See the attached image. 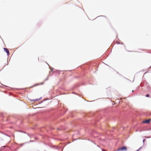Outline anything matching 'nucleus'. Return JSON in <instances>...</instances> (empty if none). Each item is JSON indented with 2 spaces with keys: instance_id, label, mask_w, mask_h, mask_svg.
Wrapping results in <instances>:
<instances>
[{
  "instance_id": "nucleus-3",
  "label": "nucleus",
  "mask_w": 151,
  "mask_h": 151,
  "mask_svg": "<svg viewBox=\"0 0 151 151\" xmlns=\"http://www.w3.org/2000/svg\"><path fill=\"white\" fill-rule=\"evenodd\" d=\"M4 51L6 52L7 55H9V52L7 48H4Z\"/></svg>"
},
{
  "instance_id": "nucleus-7",
  "label": "nucleus",
  "mask_w": 151,
  "mask_h": 151,
  "mask_svg": "<svg viewBox=\"0 0 151 151\" xmlns=\"http://www.w3.org/2000/svg\"><path fill=\"white\" fill-rule=\"evenodd\" d=\"M40 84H37V85H39Z\"/></svg>"
},
{
  "instance_id": "nucleus-6",
  "label": "nucleus",
  "mask_w": 151,
  "mask_h": 151,
  "mask_svg": "<svg viewBox=\"0 0 151 151\" xmlns=\"http://www.w3.org/2000/svg\"><path fill=\"white\" fill-rule=\"evenodd\" d=\"M145 141V139H143V142H144Z\"/></svg>"
},
{
  "instance_id": "nucleus-1",
  "label": "nucleus",
  "mask_w": 151,
  "mask_h": 151,
  "mask_svg": "<svg viewBox=\"0 0 151 151\" xmlns=\"http://www.w3.org/2000/svg\"><path fill=\"white\" fill-rule=\"evenodd\" d=\"M127 150V148L125 146H124L118 149L117 150V151H119L120 150H122V151H126Z\"/></svg>"
},
{
  "instance_id": "nucleus-5",
  "label": "nucleus",
  "mask_w": 151,
  "mask_h": 151,
  "mask_svg": "<svg viewBox=\"0 0 151 151\" xmlns=\"http://www.w3.org/2000/svg\"><path fill=\"white\" fill-rule=\"evenodd\" d=\"M149 94H147L146 95V96L147 97H149Z\"/></svg>"
},
{
  "instance_id": "nucleus-4",
  "label": "nucleus",
  "mask_w": 151,
  "mask_h": 151,
  "mask_svg": "<svg viewBox=\"0 0 151 151\" xmlns=\"http://www.w3.org/2000/svg\"><path fill=\"white\" fill-rule=\"evenodd\" d=\"M40 99H33L32 101H38L40 100Z\"/></svg>"
},
{
  "instance_id": "nucleus-2",
  "label": "nucleus",
  "mask_w": 151,
  "mask_h": 151,
  "mask_svg": "<svg viewBox=\"0 0 151 151\" xmlns=\"http://www.w3.org/2000/svg\"><path fill=\"white\" fill-rule=\"evenodd\" d=\"M151 120V119H148L146 120L145 121H142V122L143 123H147V124H149Z\"/></svg>"
}]
</instances>
